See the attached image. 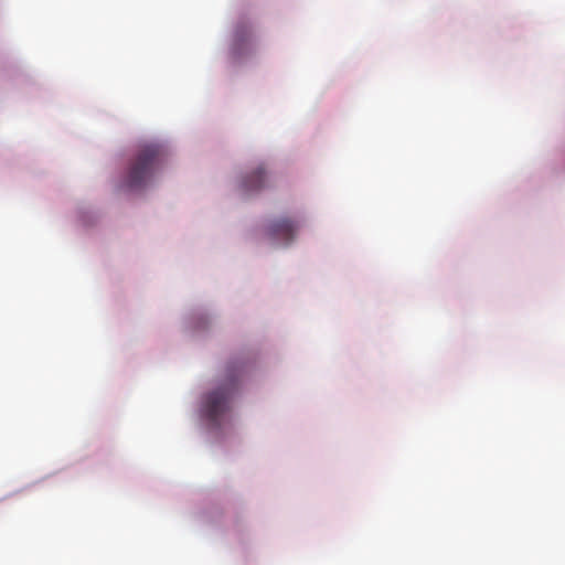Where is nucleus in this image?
<instances>
[{
    "label": "nucleus",
    "mask_w": 565,
    "mask_h": 565,
    "mask_svg": "<svg viewBox=\"0 0 565 565\" xmlns=\"http://www.w3.org/2000/svg\"><path fill=\"white\" fill-rule=\"evenodd\" d=\"M238 376L232 369H227L226 380L212 392L207 393L203 401V413L215 426L221 424L224 415L230 412L233 396L237 390Z\"/></svg>",
    "instance_id": "nucleus-2"
},
{
    "label": "nucleus",
    "mask_w": 565,
    "mask_h": 565,
    "mask_svg": "<svg viewBox=\"0 0 565 565\" xmlns=\"http://www.w3.org/2000/svg\"><path fill=\"white\" fill-rule=\"evenodd\" d=\"M299 225L289 218L278 220L269 226V235L273 239L289 243L292 241Z\"/></svg>",
    "instance_id": "nucleus-4"
},
{
    "label": "nucleus",
    "mask_w": 565,
    "mask_h": 565,
    "mask_svg": "<svg viewBox=\"0 0 565 565\" xmlns=\"http://www.w3.org/2000/svg\"><path fill=\"white\" fill-rule=\"evenodd\" d=\"M268 181L266 168L260 164L243 178L241 192L244 196L256 194L268 185Z\"/></svg>",
    "instance_id": "nucleus-3"
},
{
    "label": "nucleus",
    "mask_w": 565,
    "mask_h": 565,
    "mask_svg": "<svg viewBox=\"0 0 565 565\" xmlns=\"http://www.w3.org/2000/svg\"><path fill=\"white\" fill-rule=\"evenodd\" d=\"M164 150L160 145H143L131 160L125 185L130 190L143 188L163 161Z\"/></svg>",
    "instance_id": "nucleus-1"
}]
</instances>
